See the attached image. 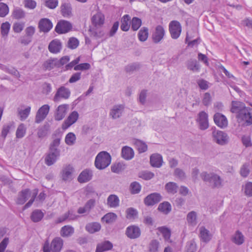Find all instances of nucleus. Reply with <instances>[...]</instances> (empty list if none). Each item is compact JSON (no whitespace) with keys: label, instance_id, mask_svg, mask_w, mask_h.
<instances>
[{"label":"nucleus","instance_id":"23","mask_svg":"<svg viewBox=\"0 0 252 252\" xmlns=\"http://www.w3.org/2000/svg\"><path fill=\"white\" fill-rule=\"evenodd\" d=\"M62 47V43L59 39H55L53 40L49 44V51L54 54L59 53Z\"/></svg>","mask_w":252,"mask_h":252},{"label":"nucleus","instance_id":"7","mask_svg":"<svg viewBox=\"0 0 252 252\" xmlns=\"http://www.w3.org/2000/svg\"><path fill=\"white\" fill-rule=\"evenodd\" d=\"M169 31L173 39H177L180 35L182 27L180 23L176 20L172 21L169 24Z\"/></svg>","mask_w":252,"mask_h":252},{"label":"nucleus","instance_id":"57","mask_svg":"<svg viewBox=\"0 0 252 252\" xmlns=\"http://www.w3.org/2000/svg\"><path fill=\"white\" fill-rule=\"evenodd\" d=\"M25 27V23L23 22L15 23L13 25V29L14 32L19 33L21 32Z\"/></svg>","mask_w":252,"mask_h":252},{"label":"nucleus","instance_id":"59","mask_svg":"<svg viewBox=\"0 0 252 252\" xmlns=\"http://www.w3.org/2000/svg\"><path fill=\"white\" fill-rule=\"evenodd\" d=\"M130 188L131 192L133 194H136L140 192L141 186L138 183L134 182L131 184Z\"/></svg>","mask_w":252,"mask_h":252},{"label":"nucleus","instance_id":"61","mask_svg":"<svg viewBox=\"0 0 252 252\" xmlns=\"http://www.w3.org/2000/svg\"><path fill=\"white\" fill-rule=\"evenodd\" d=\"M126 218L129 219H133L137 214V211L133 208H128L126 211Z\"/></svg>","mask_w":252,"mask_h":252},{"label":"nucleus","instance_id":"45","mask_svg":"<svg viewBox=\"0 0 252 252\" xmlns=\"http://www.w3.org/2000/svg\"><path fill=\"white\" fill-rule=\"evenodd\" d=\"M10 28V24L6 22L3 23L0 27V33L2 37H7Z\"/></svg>","mask_w":252,"mask_h":252},{"label":"nucleus","instance_id":"48","mask_svg":"<svg viewBox=\"0 0 252 252\" xmlns=\"http://www.w3.org/2000/svg\"><path fill=\"white\" fill-rule=\"evenodd\" d=\"M26 132V128L25 125L23 124H20L16 130V137L18 138H21L23 137Z\"/></svg>","mask_w":252,"mask_h":252},{"label":"nucleus","instance_id":"62","mask_svg":"<svg viewBox=\"0 0 252 252\" xmlns=\"http://www.w3.org/2000/svg\"><path fill=\"white\" fill-rule=\"evenodd\" d=\"M91 65L88 63H83L76 65L74 66V69L77 70H85L89 69Z\"/></svg>","mask_w":252,"mask_h":252},{"label":"nucleus","instance_id":"24","mask_svg":"<svg viewBox=\"0 0 252 252\" xmlns=\"http://www.w3.org/2000/svg\"><path fill=\"white\" fill-rule=\"evenodd\" d=\"M162 158L158 154H152L150 157V163L153 167L159 168L162 163Z\"/></svg>","mask_w":252,"mask_h":252},{"label":"nucleus","instance_id":"1","mask_svg":"<svg viewBox=\"0 0 252 252\" xmlns=\"http://www.w3.org/2000/svg\"><path fill=\"white\" fill-rule=\"evenodd\" d=\"M231 112L237 114L236 118L239 123L243 122L247 126L252 124V108L246 107L244 103L232 101Z\"/></svg>","mask_w":252,"mask_h":252},{"label":"nucleus","instance_id":"19","mask_svg":"<svg viewBox=\"0 0 252 252\" xmlns=\"http://www.w3.org/2000/svg\"><path fill=\"white\" fill-rule=\"evenodd\" d=\"M63 241L60 237L54 238L51 242L50 249L52 252H60L63 246Z\"/></svg>","mask_w":252,"mask_h":252},{"label":"nucleus","instance_id":"8","mask_svg":"<svg viewBox=\"0 0 252 252\" xmlns=\"http://www.w3.org/2000/svg\"><path fill=\"white\" fill-rule=\"evenodd\" d=\"M71 94L70 90L64 86H61L57 90L53 100L55 102H59L61 99H68Z\"/></svg>","mask_w":252,"mask_h":252},{"label":"nucleus","instance_id":"16","mask_svg":"<svg viewBox=\"0 0 252 252\" xmlns=\"http://www.w3.org/2000/svg\"><path fill=\"white\" fill-rule=\"evenodd\" d=\"M78 117L79 114L77 111H74L71 112L64 122L63 128L66 129L69 127L77 121Z\"/></svg>","mask_w":252,"mask_h":252},{"label":"nucleus","instance_id":"53","mask_svg":"<svg viewBox=\"0 0 252 252\" xmlns=\"http://www.w3.org/2000/svg\"><path fill=\"white\" fill-rule=\"evenodd\" d=\"M240 173L243 177H246L248 176L250 173L249 164L248 163H245L242 166Z\"/></svg>","mask_w":252,"mask_h":252},{"label":"nucleus","instance_id":"49","mask_svg":"<svg viewBox=\"0 0 252 252\" xmlns=\"http://www.w3.org/2000/svg\"><path fill=\"white\" fill-rule=\"evenodd\" d=\"M187 67L189 69L193 71H198L199 69V65L196 61H189L187 64Z\"/></svg>","mask_w":252,"mask_h":252},{"label":"nucleus","instance_id":"18","mask_svg":"<svg viewBox=\"0 0 252 252\" xmlns=\"http://www.w3.org/2000/svg\"><path fill=\"white\" fill-rule=\"evenodd\" d=\"M124 106L122 104L115 105L112 107L110 111V116L113 119L120 118L123 113Z\"/></svg>","mask_w":252,"mask_h":252},{"label":"nucleus","instance_id":"36","mask_svg":"<svg viewBox=\"0 0 252 252\" xmlns=\"http://www.w3.org/2000/svg\"><path fill=\"white\" fill-rule=\"evenodd\" d=\"M130 17L128 15H125L121 20V29L122 31L126 32L130 28Z\"/></svg>","mask_w":252,"mask_h":252},{"label":"nucleus","instance_id":"26","mask_svg":"<svg viewBox=\"0 0 252 252\" xmlns=\"http://www.w3.org/2000/svg\"><path fill=\"white\" fill-rule=\"evenodd\" d=\"M199 237L202 241L204 242H209L212 237L210 231L205 227L201 226L199 228Z\"/></svg>","mask_w":252,"mask_h":252},{"label":"nucleus","instance_id":"34","mask_svg":"<svg viewBox=\"0 0 252 252\" xmlns=\"http://www.w3.org/2000/svg\"><path fill=\"white\" fill-rule=\"evenodd\" d=\"M86 230L90 233H94L100 230L101 225L98 222H92L88 223L85 227Z\"/></svg>","mask_w":252,"mask_h":252},{"label":"nucleus","instance_id":"32","mask_svg":"<svg viewBox=\"0 0 252 252\" xmlns=\"http://www.w3.org/2000/svg\"><path fill=\"white\" fill-rule=\"evenodd\" d=\"M179 189L177 184L173 182L166 183L165 185V189L170 194L173 195L177 192Z\"/></svg>","mask_w":252,"mask_h":252},{"label":"nucleus","instance_id":"12","mask_svg":"<svg viewBox=\"0 0 252 252\" xmlns=\"http://www.w3.org/2000/svg\"><path fill=\"white\" fill-rule=\"evenodd\" d=\"M125 234L128 238L134 239L140 237L141 230L138 226L132 225L126 228Z\"/></svg>","mask_w":252,"mask_h":252},{"label":"nucleus","instance_id":"52","mask_svg":"<svg viewBox=\"0 0 252 252\" xmlns=\"http://www.w3.org/2000/svg\"><path fill=\"white\" fill-rule=\"evenodd\" d=\"M159 242L157 240H152L149 245V250L150 252H157L158 250Z\"/></svg>","mask_w":252,"mask_h":252},{"label":"nucleus","instance_id":"13","mask_svg":"<svg viewBox=\"0 0 252 252\" xmlns=\"http://www.w3.org/2000/svg\"><path fill=\"white\" fill-rule=\"evenodd\" d=\"M214 121L215 124L220 128H225L228 126L226 117L220 113H217L214 115Z\"/></svg>","mask_w":252,"mask_h":252},{"label":"nucleus","instance_id":"58","mask_svg":"<svg viewBox=\"0 0 252 252\" xmlns=\"http://www.w3.org/2000/svg\"><path fill=\"white\" fill-rule=\"evenodd\" d=\"M197 83L199 88L202 90H206L209 87V82L203 79H198L197 81Z\"/></svg>","mask_w":252,"mask_h":252},{"label":"nucleus","instance_id":"42","mask_svg":"<svg viewBox=\"0 0 252 252\" xmlns=\"http://www.w3.org/2000/svg\"><path fill=\"white\" fill-rule=\"evenodd\" d=\"M148 29L146 27L142 28L138 33V37L140 41H145L148 37Z\"/></svg>","mask_w":252,"mask_h":252},{"label":"nucleus","instance_id":"28","mask_svg":"<svg viewBox=\"0 0 252 252\" xmlns=\"http://www.w3.org/2000/svg\"><path fill=\"white\" fill-rule=\"evenodd\" d=\"M113 248V244L109 241H105L97 245L95 252H103Z\"/></svg>","mask_w":252,"mask_h":252},{"label":"nucleus","instance_id":"30","mask_svg":"<svg viewBox=\"0 0 252 252\" xmlns=\"http://www.w3.org/2000/svg\"><path fill=\"white\" fill-rule=\"evenodd\" d=\"M132 142L139 153H144L147 150V145L143 141L138 139H133Z\"/></svg>","mask_w":252,"mask_h":252},{"label":"nucleus","instance_id":"54","mask_svg":"<svg viewBox=\"0 0 252 252\" xmlns=\"http://www.w3.org/2000/svg\"><path fill=\"white\" fill-rule=\"evenodd\" d=\"M9 12V8L8 6L2 2L0 3V17H5Z\"/></svg>","mask_w":252,"mask_h":252},{"label":"nucleus","instance_id":"29","mask_svg":"<svg viewBox=\"0 0 252 252\" xmlns=\"http://www.w3.org/2000/svg\"><path fill=\"white\" fill-rule=\"evenodd\" d=\"M73 172V167L68 165L65 166L62 172V178L64 181H70L72 179V173Z\"/></svg>","mask_w":252,"mask_h":252},{"label":"nucleus","instance_id":"41","mask_svg":"<svg viewBox=\"0 0 252 252\" xmlns=\"http://www.w3.org/2000/svg\"><path fill=\"white\" fill-rule=\"evenodd\" d=\"M158 209L163 214H167L171 210V206L169 202H164L158 205Z\"/></svg>","mask_w":252,"mask_h":252},{"label":"nucleus","instance_id":"2","mask_svg":"<svg viewBox=\"0 0 252 252\" xmlns=\"http://www.w3.org/2000/svg\"><path fill=\"white\" fill-rule=\"evenodd\" d=\"M200 177L203 181L209 183L212 188L219 189L223 186V179L215 172L203 171L200 174Z\"/></svg>","mask_w":252,"mask_h":252},{"label":"nucleus","instance_id":"35","mask_svg":"<svg viewBox=\"0 0 252 252\" xmlns=\"http://www.w3.org/2000/svg\"><path fill=\"white\" fill-rule=\"evenodd\" d=\"M58 63L57 59H50L44 62L43 66L46 70H51L55 67H58Z\"/></svg>","mask_w":252,"mask_h":252},{"label":"nucleus","instance_id":"5","mask_svg":"<svg viewBox=\"0 0 252 252\" xmlns=\"http://www.w3.org/2000/svg\"><path fill=\"white\" fill-rule=\"evenodd\" d=\"M229 137L225 132L221 130H214L212 132V140L215 143L220 146L228 144Z\"/></svg>","mask_w":252,"mask_h":252},{"label":"nucleus","instance_id":"4","mask_svg":"<svg viewBox=\"0 0 252 252\" xmlns=\"http://www.w3.org/2000/svg\"><path fill=\"white\" fill-rule=\"evenodd\" d=\"M111 161V157L110 154L105 151L99 153L95 157L94 165L99 170H102L108 167Z\"/></svg>","mask_w":252,"mask_h":252},{"label":"nucleus","instance_id":"43","mask_svg":"<svg viewBox=\"0 0 252 252\" xmlns=\"http://www.w3.org/2000/svg\"><path fill=\"white\" fill-rule=\"evenodd\" d=\"M76 139V135L73 132H69L65 137V142L69 146H72L75 143Z\"/></svg>","mask_w":252,"mask_h":252},{"label":"nucleus","instance_id":"46","mask_svg":"<svg viewBox=\"0 0 252 252\" xmlns=\"http://www.w3.org/2000/svg\"><path fill=\"white\" fill-rule=\"evenodd\" d=\"M61 12L63 17H69L71 15V8L68 4L64 3L61 6Z\"/></svg>","mask_w":252,"mask_h":252},{"label":"nucleus","instance_id":"3","mask_svg":"<svg viewBox=\"0 0 252 252\" xmlns=\"http://www.w3.org/2000/svg\"><path fill=\"white\" fill-rule=\"evenodd\" d=\"M91 20L94 28L95 35L98 37L103 36L104 35V32L102 30V27L105 21L104 15L102 13L98 12L93 16Z\"/></svg>","mask_w":252,"mask_h":252},{"label":"nucleus","instance_id":"15","mask_svg":"<svg viewBox=\"0 0 252 252\" xmlns=\"http://www.w3.org/2000/svg\"><path fill=\"white\" fill-rule=\"evenodd\" d=\"M161 196L158 193H153L148 195L144 199V203L147 206H153L159 202Z\"/></svg>","mask_w":252,"mask_h":252},{"label":"nucleus","instance_id":"14","mask_svg":"<svg viewBox=\"0 0 252 252\" xmlns=\"http://www.w3.org/2000/svg\"><path fill=\"white\" fill-rule=\"evenodd\" d=\"M71 28L72 25L69 22L63 20L58 22L55 31L58 33H65L68 32Z\"/></svg>","mask_w":252,"mask_h":252},{"label":"nucleus","instance_id":"17","mask_svg":"<svg viewBox=\"0 0 252 252\" xmlns=\"http://www.w3.org/2000/svg\"><path fill=\"white\" fill-rule=\"evenodd\" d=\"M68 105L67 104H62L59 105L55 114V119L56 121H61L65 117Z\"/></svg>","mask_w":252,"mask_h":252},{"label":"nucleus","instance_id":"56","mask_svg":"<svg viewBox=\"0 0 252 252\" xmlns=\"http://www.w3.org/2000/svg\"><path fill=\"white\" fill-rule=\"evenodd\" d=\"M79 45L78 40L75 37L69 38L68 41V47L72 49L76 48Z\"/></svg>","mask_w":252,"mask_h":252},{"label":"nucleus","instance_id":"47","mask_svg":"<svg viewBox=\"0 0 252 252\" xmlns=\"http://www.w3.org/2000/svg\"><path fill=\"white\" fill-rule=\"evenodd\" d=\"M138 177L144 180H149L154 177V174L150 171H144L139 173Z\"/></svg>","mask_w":252,"mask_h":252},{"label":"nucleus","instance_id":"22","mask_svg":"<svg viewBox=\"0 0 252 252\" xmlns=\"http://www.w3.org/2000/svg\"><path fill=\"white\" fill-rule=\"evenodd\" d=\"M53 27L51 22L48 19L43 18L40 20L38 24V28L40 32H48Z\"/></svg>","mask_w":252,"mask_h":252},{"label":"nucleus","instance_id":"27","mask_svg":"<svg viewBox=\"0 0 252 252\" xmlns=\"http://www.w3.org/2000/svg\"><path fill=\"white\" fill-rule=\"evenodd\" d=\"M107 204L110 208H117L119 206L120 199L117 195L111 194L107 199Z\"/></svg>","mask_w":252,"mask_h":252},{"label":"nucleus","instance_id":"44","mask_svg":"<svg viewBox=\"0 0 252 252\" xmlns=\"http://www.w3.org/2000/svg\"><path fill=\"white\" fill-rule=\"evenodd\" d=\"M111 168L112 172L119 173L125 169L126 165L123 163L119 162L112 165Z\"/></svg>","mask_w":252,"mask_h":252},{"label":"nucleus","instance_id":"31","mask_svg":"<svg viewBox=\"0 0 252 252\" xmlns=\"http://www.w3.org/2000/svg\"><path fill=\"white\" fill-rule=\"evenodd\" d=\"M74 232V228L71 225H67L61 228L60 234L63 237H68L71 236Z\"/></svg>","mask_w":252,"mask_h":252},{"label":"nucleus","instance_id":"11","mask_svg":"<svg viewBox=\"0 0 252 252\" xmlns=\"http://www.w3.org/2000/svg\"><path fill=\"white\" fill-rule=\"evenodd\" d=\"M196 121L200 129L205 130L209 127L208 116L205 112H200L198 114Z\"/></svg>","mask_w":252,"mask_h":252},{"label":"nucleus","instance_id":"25","mask_svg":"<svg viewBox=\"0 0 252 252\" xmlns=\"http://www.w3.org/2000/svg\"><path fill=\"white\" fill-rule=\"evenodd\" d=\"M121 155L124 159L130 160L134 157V152L131 147L126 146L122 148Z\"/></svg>","mask_w":252,"mask_h":252},{"label":"nucleus","instance_id":"40","mask_svg":"<svg viewBox=\"0 0 252 252\" xmlns=\"http://www.w3.org/2000/svg\"><path fill=\"white\" fill-rule=\"evenodd\" d=\"M44 217V213L40 210H35L31 216V220L33 222H38L41 220Z\"/></svg>","mask_w":252,"mask_h":252},{"label":"nucleus","instance_id":"39","mask_svg":"<svg viewBox=\"0 0 252 252\" xmlns=\"http://www.w3.org/2000/svg\"><path fill=\"white\" fill-rule=\"evenodd\" d=\"M188 223L192 226H195L197 224V213L195 211L189 212L187 216Z\"/></svg>","mask_w":252,"mask_h":252},{"label":"nucleus","instance_id":"33","mask_svg":"<svg viewBox=\"0 0 252 252\" xmlns=\"http://www.w3.org/2000/svg\"><path fill=\"white\" fill-rule=\"evenodd\" d=\"M231 240L235 244L241 245L244 242V236L240 231L238 230L232 236Z\"/></svg>","mask_w":252,"mask_h":252},{"label":"nucleus","instance_id":"6","mask_svg":"<svg viewBox=\"0 0 252 252\" xmlns=\"http://www.w3.org/2000/svg\"><path fill=\"white\" fill-rule=\"evenodd\" d=\"M166 34L165 28L161 25L156 26L152 32V39L154 43H160L163 39Z\"/></svg>","mask_w":252,"mask_h":252},{"label":"nucleus","instance_id":"60","mask_svg":"<svg viewBox=\"0 0 252 252\" xmlns=\"http://www.w3.org/2000/svg\"><path fill=\"white\" fill-rule=\"evenodd\" d=\"M192 38V36L189 35V32H187V37L186 38V40L188 42V44L189 46H193L195 45H197L198 44V38H196L193 39L192 40H190Z\"/></svg>","mask_w":252,"mask_h":252},{"label":"nucleus","instance_id":"21","mask_svg":"<svg viewBox=\"0 0 252 252\" xmlns=\"http://www.w3.org/2000/svg\"><path fill=\"white\" fill-rule=\"evenodd\" d=\"M31 195L29 189H25L20 192L18 195L16 203L18 204H23Z\"/></svg>","mask_w":252,"mask_h":252},{"label":"nucleus","instance_id":"9","mask_svg":"<svg viewBox=\"0 0 252 252\" xmlns=\"http://www.w3.org/2000/svg\"><path fill=\"white\" fill-rule=\"evenodd\" d=\"M50 108L48 104H44L39 108L35 116V122L39 124L42 122L48 114Z\"/></svg>","mask_w":252,"mask_h":252},{"label":"nucleus","instance_id":"63","mask_svg":"<svg viewBox=\"0 0 252 252\" xmlns=\"http://www.w3.org/2000/svg\"><path fill=\"white\" fill-rule=\"evenodd\" d=\"M13 15L15 18L19 19L24 17L25 13L21 9H15L13 11Z\"/></svg>","mask_w":252,"mask_h":252},{"label":"nucleus","instance_id":"10","mask_svg":"<svg viewBox=\"0 0 252 252\" xmlns=\"http://www.w3.org/2000/svg\"><path fill=\"white\" fill-rule=\"evenodd\" d=\"M60 155V151L59 149H50L49 152L45 158V163L50 166L53 164Z\"/></svg>","mask_w":252,"mask_h":252},{"label":"nucleus","instance_id":"55","mask_svg":"<svg viewBox=\"0 0 252 252\" xmlns=\"http://www.w3.org/2000/svg\"><path fill=\"white\" fill-rule=\"evenodd\" d=\"M245 194L247 196H252V182H247L245 184L244 187Z\"/></svg>","mask_w":252,"mask_h":252},{"label":"nucleus","instance_id":"20","mask_svg":"<svg viewBox=\"0 0 252 252\" xmlns=\"http://www.w3.org/2000/svg\"><path fill=\"white\" fill-rule=\"evenodd\" d=\"M93 177V172L91 170L86 169L80 174L78 177V181L80 183H86L90 181Z\"/></svg>","mask_w":252,"mask_h":252},{"label":"nucleus","instance_id":"37","mask_svg":"<svg viewBox=\"0 0 252 252\" xmlns=\"http://www.w3.org/2000/svg\"><path fill=\"white\" fill-rule=\"evenodd\" d=\"M158 230L160 232L165 241L171 242L170 238L171 236V231L166 226H161L158 228Z\"/></svg>","mask_w":252,"mask_h":252},{"label":"nucleus","instance_id":"38","mask_svg":"<svg viewBox=\"0 0 252 252\" xmlns=\"http://www.w3.org/2000/svg\"><path fill=\"white\" fill-rule=\"evenodd\" d=\"M117 216L114 213H108L105 215L102 218L101 221L106 223H112L117 219Z\"/></svg>","mask_w":252,"mask_h":252},{"label":"nucleus","instance_id":"50","mask_svg":"<svg viewBox=\"0 0 252 252\" xmlns=\"http://www.w3.org/2000/svg\"><path fill=\"white\" fill-rule=\"evenodd\" d=\"M141 20L137 17H133L131 20V28L133 31H137L141 26Z\"/></svg>","mask_w":252,"mask_h":252},{"label":"nucleus","instance_id":"51","mask_svg":"<svg viewBox=\"0 0 252 252\" xmlns=\"http://www.w3.org/2000/svg\"><path fill=\"white\" fill-rule=\"evenodd\" d=\"M31 109V108L30 106H28L24 110H20L18 111V114L21 120H24L28 117L30 113Z\"/></svg>","mask_w":252,"mask_h":252},{"label":"nucleus","instance_id":"64","mask_svg":"<svg viewBox=\"0 0 252 252\" xmlns=\"http://www.w3.org/2000/svg\"><path fill=\"white\" fill-rule=\"evenodd\" d=\"M196 251V246L195 242L193 241L189 242L187 245V252H195Z\"/></svg>","mask_w":252,"mask_h":252}]
</instances>
